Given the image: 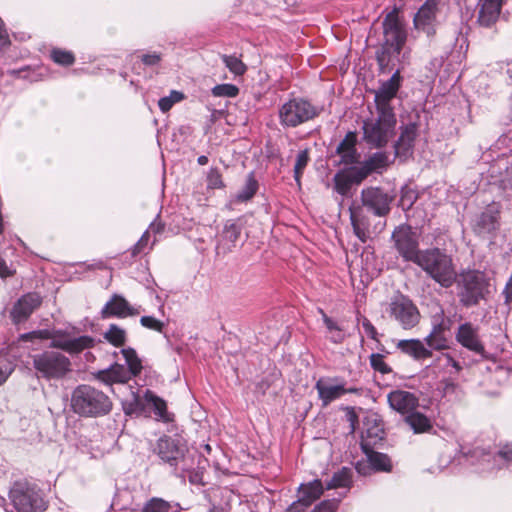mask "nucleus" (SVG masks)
Here are the masks:
<instances>
[{"label":"nucleus","instance_id":"nucleus-16","mask_svg":"<svg viewBox=\"0 0 512 512\" xmlns=\"http://www.w3.org/2000/svg\"><path fill=\"white\" fill-rule=\"evenodd\" d=\"M401 85L400 71L396 70L391 78L381 84L375 92L376 111L394 112L390 102L395 98Z\"/></svg>","mask_w":512,"mask_h":512},{"label":"nucleus","instance_id":"nucleus-14","mask_svg":"<svg viewBox=\"0 0 512 512\" xmlns=\"http://www.w3.org/2000/svg\"><path fill=\"white\" fill-rule=\"evenodd\" d=\"M439 12L440 0H426L414 16V27L428 36L434 35Z\"/></svg>","mask_w":512,"mask_h":512},{"label":"nucleus","instance_id":"nucleus-61","mask_svg":"<svg viewBox=\"0 0 512 512\" xmlns=\"http://www.w3.org/2000/svg\"><path fill=\"white\" fill-rule=\"evenodd\" d=\"M497 455L505 461H512V443L501 446Z\"/></svg>","mask_w":512,"mask_h":512},{"label":"nucleus","instance_id":"nucleus-43","mask_svg":"<svg viewBox=\"0 0 512 512\" xmlns=\"http://www.w3.org/2000/svg\"><path fill=\"white\" fill-rule=\"evenodd\" d=\"M221 59L229 71L235 76H242L247 71V66L242 62L240 58L236 57L235 55L223 54L221 55Z\"/></svg>","mask_w":512,"mask_h":512},{"label":"nucleus","instance_id":"nucleus-2","mask_svg":"<svg viewBox=\"0 0 512 512\" xmlns=\"http://www.w3.org/2000/svg\"><path fill=\"white\" fill-rule=\"evenodd\" d=\"M415 264L444 288L451 287L456 280L457 274L451 256L438 248L422 251Z\"/></svg>","mask_w":512,"mask_h":512},{"label":"nucleus","instance_id":"nucleus-31","mask_svg":"<svg viewBox=\"0 0 512 512\" xmlns=\"http://www.w3.org/2000/svg\"><path fill=\"white\" fill-rule=\"evenodd\" d=\"M299 496L308 504L320 498L324 492V487L321 480H313L307 484H301L298 488Z\"/></svg>","mask_w":512,"mask_h":512},{"label":"nucleus","instance_id":"nucleus-60","mask_svg":"<svg viewBox=\"0 0 512 512\" xmlns=\"http://www.w3.org/2000/svg\"><path fill=\"white\" fill-rule=\"evenodd\" d=\"M362 327L365 331V333L373 340H377V330L376 328L374 327V325L370 322L369 319H367L366 317L363 318L362 320Z\"/></svg>","mask_w":512,"mask_h":512},{"label":"nucleus","instance_id":"nucleus-22","mask_svg":"<svg viewBox=\"0 0 512 512\" xmlns=\"http://www.w3.org/2000/svg\"><path fill=\"white\" fill-rule=\"evenodd\" d=\"M389 406L402 415H408L418 407L419 400L415 394L404 390H393L388 396Z\"/></svg>","mask_w":512,"mask_h":512},{"label":"nucleus","instance_id":"nucleus-46","mask_svg":"<svg viewBox=\"0 0 512 512\" xmlns=\"http://www.w3.org/2000/svg\"><path fill=\"white\" fill-rule=\"evenodd\" d=\"M52 60L62 66H71L75 62L74 54L70 51L55 48L51 51Z\"/></svg>","mask_w":512,"mask_h":512},{"label":"nucleus","instance_id":"nucleus-5","mask_svg":"<svg viewBox=\"0 0 512 512\" xmlns=\"http://www.w3.org/2000/svg\"><path fill=\"white\" fill-rule=\"evenodd\" d=\"M33 367L39 377L60 380L72 371L70 359L58 351H44L32 356Z\"/></svg>","mask_w":512,"mask_h":512},{"label":"nucleus","instance_id":"nucleus-21","mask_svg":"<svg viewBox=\"0 0 512 512\" xmlns=\"http://www.w3.org/2000/svg\"><path fill=\"white\" fill-rule=\"evenodd\" d=\"M384 427L381 420L375 415L365 418L364 428L361 436L362 449L373 448L384 439Z\"/></svg>","mask_w":512,"mask_h":512},{"label":"nucleus","instance_id":"nucleus-57","mask_svg":"<svg viewBox=\"0 0 512 512\" xmlns=\"http://www.w3.org/2000/svg\"><path fill=\"white\" fill-rule=\"evenodd\" d=\"M161 59H162L161 54L156 53V52H153L150 54H143L141 56V61L146 66H155L160 63Z\"/></svg>","mask_w":512,"mask_h":512},{"label":"nucleus","instance_id":"nucleus-36","mask_svg":"<svg viewBox=\"0 0 512 512\" xmlns=\"http://www.w3.org/2000/svg\"><path fill=\"white\" fill-rule=\"evenodd\" d=\"M258 188L259 184L254 176V173H249L243 188L236 195V200L239 202H246L251 200L258 191Z\"/></svg>","mask_w":512,"mask_h":512},{"label":"nucleus","instance_id":"nucleus-63","mask_svg":"<svg viewBox=\"0 0 512 512\" xmlns=\"http://www.w3.org/2000/svg\"><path fill=\"white\" fill-rule=\"evenodd\" d=\"M14 274V271H12L6 261L2 258H0V277L1 278H6V277H10Z\"/></svg>","mask_w":512,"mask_h":512},{"label":"nucleus","instance_id":"nucleus-58","mask_svg":"<svg viewBox=\"0 0 512 512\" xmlns=\"http://www.w3.org/2000/svg\"><path fill=\"white\" fill-rule=\"evenodd\" d=\"M95 378L106 385H112L116 383V381L112 377V374H110L109 368L98 371L95 374Z\"/></svg>","mask_w":512,"mask_h":512},{"label":"nucleus","instance_id":"nucleus-23","mask_svg":"<svg viewBox=\"0 0 512 512\" xmlns=\"http://www.w3.org/2000/svg\"><path fill=\"white\" fill-rule=\"evenodd\" d=\"M503 0H480L478 2L477 22L483 27L494 25L500 15Z\"/></svg>","mask_w":512,"mask_h":512},{"label":"nucleus","instance_id":"nucleus-53","mask_svg":"<svg viewBox=\"0 0 512 512\" xmlns=\"http://www.w3.org/2000/svg\"><path fill=\"white\" fill-rule=\"evenodd\" d=\"M207 184L209 188L213 189L222 188L224 186L221 173L219 172L218 169H210L207 176Z\"/></svg>","mask_w":512,"mask_h":512},{"label":"nucleus","instance_id":"nucleus-59","mask_svg":"<svg viewBox=\"0 0 512 512\" xmlns=\"http://www.w3.org/2000/svg\"><path fill=\"white\" fill-rule=\"evenodd\" d=\"M310 504L306 503L304 499L299 496L298 500L294 501L288 508L287 512H304Z\"/></svg>","mask_w":512,"mask_h":512},{"label":"nucleus","instance_id":"nucleus-47","mask_svg":"<svg viewBox=\"0 0 512 512\" xmlns=\"http://www.w3.org/2000/svg\"><path fill=\"white\" fill-rule=\"evenodd\" d=\"M417 198H418V194L415 190L405 187L401 190L399 206L404 211H408L413 206V204L416 202Z\"/></svg>","mask_w":512,"mask_h":512},{"label":"nucleus","instance_id":"nucleus-4","mask_svg":"<svg viewBox=\"0 0 512 512\" xmlns=\"http://www.w3.org/2000/svg\"><path fill=\"white\" fill-rule=\"evenodd\" d=\"M396 123L394 112L377 111L376 117L363 121V140L372 148L385 147L395 134Z\"/></svg>","mask_w":512,"mask_h":512},{"label":"nucleus","instance_id":"nucleus-19","mask_svg":"<svg viewBox=\"0 0 512 512\" xmlns=\"http://www.w3.org/2000/svg\"><path fill=\"white\" fill-rule=\"evenodd\" d=\"M315 389L318 392L322 406L327 407L330 403L345 395V382L340 381L337 377L320 378L315 384Z\"/></svg>","mask_w":512,"mask_h":512},{"label":"nucleus","instance_id":"nucleus-54","mask_svg":"<svg viewBox=\"0 0 512 512\" xmlns=\"http://www.w3.org/2000/svg\"><path fill=\"white\" fill-rule=\"evenodd\" d=\"M14 371V365L7 359L0 358V386L3 385Z\"/></svg>","mask_w":512,"mask_h":512},{"label":"nucleus","instance_id":"nucleus-34","mask_svg":"<svg viewBox=\"0 0 512 512\" xmlns=\"http://www.w3.org/2000/svg\"><path fill=\"white\" fill-rule=\"evenodd\" d=\"M363 452L367 455L368 461L372 468L377 471H390L391 470V461L386 454L375 452L373 448L362 449Z\"/></svg>","mask_w":512,"mask_h":512},{"label":"nucleus","instance_id":"nucleus-55","mask_svg":"<svg viewBox=\"0 0 512 512\" xmlns=\"http://www.w3.org/2000/svg\"><path fill=\"white\" fill-rule=\"evenodd\" d=\"M149 231H145L138 242L132 247L131 254L132 256H137L142 253L144 248L147 246L149 241Z\"/></svg>","mask_w":512,"mask_h":512},{"label":"nucleus","instance_id":"nucleus-29","mask_svg":"<svg viewBox=\"0 0 512 512\" xmlns=\"http://www.w3.org/2000/svg\"><path fill=\"white\" fill-rule=\"evenodd\" d=\"M400 53H396L393 47L382 43L376 52V60L382 73H388L394 68L393 59L398 58Z\"/></svg>","mask_w":512,"mask_h":512},{"label":"nucleus","instance_id":"nucleus-17","mask_svg":"<svg viewBox=\"0 0 512 512\" xmlns=\"http://www.w3.org/2000/svg\"><path fill=\"white\" fill-rule=\"evenodd\" d=\"M155 451L163 461L176 466L183 459L186 446L180 440L163 436L158 439Z\"/></svg>","mask_w":512,"mask_h":512},{"label":"nucleus","instance_id":"nucleus-8","mask_svg":"<svg viewBox=\"0 0 512 512\" xmlns=\"http://www.w3.org/2000/svg\"><path fill=\"white\" fill-rule=\"evenodd\" d=\"M23 341L33 339H52L51 347L64 350L69 353H79L84 349L94 346V339L90 336H80L77 338H68L65 336H53L49 330H37L21 335Z\"/></svg>","mask_w":512,"mask_h":512},{"label":"nucleus","instance_id":"nucleus-25","mask_svg":"<svg viewBox=\"0 0 512 512\" xmlns=\"http://www.w3.org/2000/svg\"><path fill=\"white\" fill-rule=\"evenodd\" d=\"M456 340L465 348L476 352H483L484 348L478 338L477 328L473 327L471 323L461 324L456 333Z\"/></svg>","mask_w":512,"mask_h":512},{"label":"nucleus","instance_id":"nucleus-42","mask_svg":"<svg viewBox=\"0 0 512 512\" xmlns=\"http://www.w3.org/2000/svg\"><path fill=\"white\" fill-rule=\"evenodd\" d=\"M104 338L113 346L121 347L126 342V331L116 324H111L104 333Z\"/></svg>","mask_w":512,"mask_h":512},{"label":"nucleus","instance_id":"nucleus-62","mask_svg":"<svg viewBox=\"0 0 512 512\" xmlns=\"http://www.w3.org/2000/svg\"><path fill=\"white\" fill-rule=\"evenodd\" d=\"M174 104L175 100H172V97H163L158 102L159 108L162 112L169 111Z\"/></svg>","mask_w":512,"mask_h":512},{"label":"nucleus","instance_id":"nucleus-51","mask_svg":"<svg viewBox=\"0 0 512 512\" xmlns=\"http://www.w3.org/2000/svg\"><path fill=\"white\" fill-rule=\"evenodd\" d=\"M370 365L375 371H378L382 374H387L392 371L384 361V356L378 353L371 354Z\"/></svg>","mask_w":512,"mask_h":512},{"label":"nucleus","instance_id":"nucleus-30","mask_svg":"<svg viewBox=\"0 0 512 512\" xmlns=\"http://www.w3.org/2000/svg\"><path fill=\"white\" fill-rule=\"evenodd\" d=\"M405 423L414 431V433H425L432 429L430 419L423 413L412 411L405 416Z\"/></svg>","mask_w":512,"mask_h":512},{"label":"nucleus","instance_id":"nucleus-27","mask_svg":"<svg viewBox=\"0 0 512 512\" xmlns=\"http://www.w3.org/2000/svg\"><path fill=\"white\" fill-rule=\"evenodd\" d=\"M396 347L402 353L415 360L426 359L432 356L431 350L425 347L424 343L419 339L399 340Z\"/></svg>","mask_w":512,"mask_h":512},{"label":"nucleus","instance_id":"nucleus-38","mask_svg":"<svg viewBox=\"0 0 512 512\" xmlns=\"http://www.w3.org/2000/svg\"><path fill=\"white\" fill-rule=\"evenodd\" d=\"M241 235V227L233 220H228L223 228L222 241L229 242L228 250L234 247Z\"/></svg>","mask_w":512,"mask_h":512},{"label":"nucleus","instance_id":"nucleus-49","mask_svg":"<svg viewBox=\"0 0 512 512\" xmlns=\"http://www.w3.org/2000/svg\"><path fill=\"white\" fill-rule=\"evenodd\" d=\"M345 171L349 174L353 184H360L371 174L363 162L360 167L353 166Z\"/></svg>","mask_w":512,"mask_h":512},{"label":"nucleus","instance_id":"nucleus-32","mask_svg":"<svg viewBox=\"0 0 512 512\" xmlns=\"http://www.w3.org/2000/svg\"><path fill=\"white\" fill-rule=\"evenodd\" d=\"M318 312L321 314L323 322L329 332V340L335 344L342 343L346 338L343 328L330 318L323 309L319 308Z\"/></svg>","mask_w":512,"mask_h":512},{"label":"nucleus","instance_id":"nucleus-15","mask_svg":"<svg viewBox=\"0 0 512 512\" xmlns=\"http://www.w3.org/2000/svg\"><path fill=\"white\" fill-rule=\"evenodd\" d=\"M451 320L444 317L443 310L433 316V325L431 332L425 337L424 341L430 349L444 350L448 348L447 332L450 330Z\"/></svg>","mask_w":512,"mask_h":512},{"label":"nucleus","instance_id":"nucleus-40","mask_svg":"<svg viewBox=\"0 0 512 512\" xmlns=\"http://www.w3.org/2000/svg\"><path fill=\"white\" fill-rule=\"evenodd\" d=\"M334 189L342 196H347L353 186L349 174L345 170L338 171L333 177Z\"/></svg>","mask_w":512,"mask_h":512},{"label":"nucleus","instance_id":"nucleus-41","mask_svg":"<svg viewBox=\"0 0 512 512\" xmlns=\"http://www.w3.org/2000/svg\"><path fill=\"white\" fill-rule=\"evenodd\" d=\"M351 476V469L343 467L333 474L331 480L326 484V489L347 487L351 482Z\"/></svg>","mask_w":512,"mask_h":512},{"label":"nucleus","instance_id":"nucleus-64","mask_svg":"<svg viewBox=\"0 0 512 512\" xmlns=\"http://www.w3.org/2000/svg\"><path fill=\"white\" fill-rule=\"evenodd\" d=\"M164 229L163 225L161 223H151L149 226V229L147 231H152L153 233H160Z\"/></svg>","mask_w":512,"mask_h":512},{"label":"nucleus","instance_id":"nucleus-3","mask_svg":"<svg viewBox=\"0 0 512 512\" xmlns=\"http://www.w3.org/2000/svg\"><path fill=\"white\" fill-rule=\"evenodd\" d=\"M457 296L464 307H473L486 300L490 293L489 279L479 270L463 271L456 275Z\"/></svg>","mask_w":512,"mask_h":512},{"label":"nucleus","instance_id":"nucleus-13","mask_svg":"<svg viewBox=\"0 0 512 512\" xmlns=\"http://www.w3.org/2000/svg\"><path fill=\"white\" fill-rule=\"evenodd\" d=\"M382 26L384 34L383 43L392 46L396 53H401L407 39V33L396 10H393L386 15Z\"/></svg>","mask_w":512,"mask_h":512},{"label":"nucleus","instance_id":"nucleus-18","mask_svg":"<svg viewBox=\"0 0 512 512\" xmlns=\"http://www.w3.org/2000/svg\"><path fill=\"white\" fill-rule=\"evenodd\" d=\"M42 304V297L36 292H30L20 297L10 311L13 323L26 321L31 314Z\"/></svg>","mask_w":512,"mask_h":512},{"label":"nucleus","instance_id":"nucleus-26","mask_svg":"<svg viewBox=\"0 0 512 512\" xmlns=\"http://www.w3.org/2000/svg\"><path fill=\"white\" fill-rule=\"evenodd\" d=\"M500 211L495 206H489L477 218L475 231L479 235L490 234L499 228Z\"/></svg>","mask_w":512,"mask_h":512},{"label":"nucleus","instance_id":"nucleus-28","mask_svg":"<svg viewBox=\"0 0 512 512\" xmlns=\"http://www.w3.org/2000/svg\"><path fill=\"white\" fill-rule=\"evenodd\" d=\"M417 136V125L410 123L403 127L399 139L394 145L395 154L397 156H406L414 145Z\"/></svg>","mask_w":512,"mask_h":512},{"label":"nucleus","instance_id":"nucleus-39","mask_svg":"<svg viewBox=\"0 0 512 512\" xmlns=\"http://www.w3.org/2000/svg\"><path fill=\"white\" fill-rule=\"evenodd\" d=\"M140 512H178V510L172 507L168 501L153 497L144 504Z\"/></svg>","mask_w":512,"mask_h":512},{"label":"nucleus","instance_id":"nucleus-52","mask_svg":"<svg viewBox=\"0 0 512 512\" xmlns=\"http://www.w3.org/2000/svg\"><path fill=\"white\" fill-rule=\"evenodd\" d=\"M140 323L143 327L157 332H162L165 326L162 321L156 319L153 316H142Z\"/></svg>","mask_w":512,"mask_h":512},{"label":"nucleus","instance_id":"nucleus-7","mask_svg":"<svg viewBox=\"0 0 512 512\" xmlns=\"http://www.w3.org/2000/svg\"><path fill=\"white\" fill-rule=\"evenodd\" d=\"M317 115V108L302 98L291 99L279 109V120L283 127H297Z\"/></svg>","mask_w":512,"mask_h":512},{"label":"nucleus","instance_id":"nucleus-9","mask_svg":"<svg viewBox=\"0 0 512 512\" xmlns=\"http://www.w3.org/2000/svg\"><path fill=\"white\" fill-rule=\"evenodd\" d=\"M391 240L393 247L405 260L415 263L422 251L419 250L418 235L408 224H401L395 227Z\"/></svg>","mask_w":512,"mask_h":512},{"label":"nucleus","instance_id":"nucleus-33","mask_svg":"<svg viewBox=\"0 0 512 512\" xmlns=\"http://www.w3.org/2000/svg\"><path fill=\"white\" fill-rule=\"evenodd\" d=\"M363 163L371 174L382 173L389 166V156L385 152H375Z\"/></svg>","mask_w":512,"mask_h":512},{"label":"nucleus","instance_id":"nucleus-56","mask_svg":"<svg viewBox=\"0 0 512 512\" xmlns=\"http://www.w3.org/2000/svg\"><path fill=\"white\" fill-rule=\"evenodd\" d=\"M337 506L338 504L335 500H324L317 505L312 512H335Z\"/></svg>","mask_w":512,"mask_h":512},{"label":"nucleus","instance_id":"nucleus-50","mask_svg":"<svg viewBox=\"0 0 512 512\" xmlns=\"http://www.w3.org/2000/svg\"><path fill=\"white\" fill-rule=\"evenodd\" d=\"M109 370L116 383H126L131 379L130 373L124 365L115 363L109 367Z\"/></svg>","mask_w":512,"mask_h":512},{"label":"nucleus","instance_id":"nucleus-24","mask_svg":"<svg viewBox=\"0 0 512 512\" xmlns=\"http://www.w3.org/2000/svg\"><path fill=\"white\" fill-rule=\"evenodd\" d=\"M357 135L355 132H348L336 148L340 156V162L345 165H353L359 162L360 155L356 149Z\"/></svg>","mask_w":512,"mask_h":512},{"label":"nucleus","instance_id":"nucleus-10","mask_svg":"<svg viewBox=\"0 0 512 512\" xmlns=\"http://www.w3.org/2000/svg\"><path fill=\"white\" fill-rule=\"evenodd\" d=\"M367 208L360 206L359 203H352L349 207L350 220L351 225L353 227V232L356 237L362 242L365 243L368 239L372 237V235H377L381 233L385 226L386 222H378L374 226L371 224V218L368 213Z\"/></svg>","mask_w":512,"mask_h":512},{"label":"nucleus","instance_id":"nucleus-6","mask_svg":"<svg viewBox=\"0 0 512 512\" xmlns=\"http://www.w3.org/2000/svg\"><path fill=\"white\" fill-rule=\"evenodd\" d=\"M9 498L17 512H44L46 502L40 492L26 482H15Z\"/></svg>","mask_w":512,"mask_h":512},{"label":"nucleus","instance_id":"nucleus-1","mask_svg":"<svg viewBox=\"0 0 512 512\" xmlns=\"http://www.w3.org/2000/svg\"><path fill=\"white\" fill-rule=\"evenodd\" d=\"M71 407L80 416L99 417L111 411L112 401L103 391L81 384L72 392Z\"/></svg>","mask_w":512,"mask_h":512},{"label":"nucleus","instance_id":"nucleus-11","mask_svg":"<svg viewBox=\"0 0 512 512\" xmlns=\"http://www.w3.org/2000/svg\"><path fill=\"white\" fill-rule=\"evenodd\" d=\"M389 316L397 321L403 329H412L420 321V313L416 305L407 297H394L388 305Z\"/></svg>","mask_w":512,"mask_h":512},{"label":"nucleus","instance_id":"nucleus-12","mask_svg":"<svg viewBox=\"0 0 512 512\" xmlns=\"http://www.w3.org/2000/svg\"><path fill=\"white\" fill-rule=\"evenodd\" d=\"M395 196L381 187H367L360 194V206L367 208L374 216L386 217L391 211V204Z\"/></svg>","mask_w":512,"mask_h":512},{"label":"nucleus","instance_id":"nucleus-20","mask_svg":"<svg viewBox=\"0 0 512 512\" xmlns=\"http://www.w3.org/2000/svg\"><path fill=\"white\" fill-rule=\"evenodd\" d=\"M139 313V310L131 306L123 296L114 294L102 308L101 317L103 319L110 317L126 318L138 315Z\"/></svg>","mask_w":512,"mask_h":512},{"label":"nucleus","instance_id":"nucleus-45","mask_svg":"<svg viewBox=\"0 0 512 512\" xmlns=\"http://www.w3.org/2000/svg\"><path fill=\"white\" fill-rule=\"evenodd\" d=\"M309 162V153L308 150H302L297 154L296 162L294 165V179L297 183V185L301 186V177L302 174Z\"/></svg>","mask_w":512,"mask_h":512},{"label":"nucleus","instance_id":"nucleus-37","mask_svg":"<svg viewBox=\"0 0 512 512\" xmlns=\"http://www.w3.org/2000/svg\"><path fill=\"white\" fill-rule=\"evenodd\" d=\"M144 398L147 403L153 405L154 413L159 419H161L163 421L170 420V418L168 416V412H167V405L163 399L156 396L150 390L146 391Z\"/></svg>","mask_w":512,"mask_h":512},{"label":"nucleus","instance_id":"nucleus-35","mask_svg":"<svg viewBox=\"0 0 512 512\" xmlns=\"http://www.w3.org/2000/svg\"><path fill=\"white\" fill-rule=\"evenodd\" d=\"M121 353L125 359V362L128 366L127 371L130 373L131 378L138 376L142 371V361L138 357L136 351L131 348H124L121 350Z\"/></svg>","mask_w":512,"mask_h":512},{"label":"nucleus","instance_id":"nucleus-44","mask_svg":"<svg viewBox=\"0 0 512 512\" xmlns=\"http://www.w3.org/2000/svg\"><path fill=\"white\" fill-rule=\"evenodd\" d=\"M123 410L126 415L139 416L145 411V403L138 395L133 394L131 400L123 403Z\"/></svg>","mask_w":512,"mask_h":512},{"label":"nucleus","instance_id":"nucleus-48","mask_svg":"<svg viewBox=\"0 0 512 512\" xmlns=\"http://www.w3.org/2000/svg\"><path fill=\"white\" fill-rule=\"evenodd\" d=\"M239 88L234 84H219L212 88V94L216 97H236Z\"/></svg>","mask_w":512,"mask_h":512}]
</instances>
